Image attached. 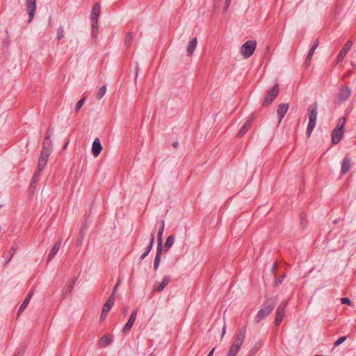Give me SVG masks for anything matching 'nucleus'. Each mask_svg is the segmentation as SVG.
Listing matches in <instances>:
<instances>
[{"instance_id":"1","label":"nucleus","mask_w":356,"mask_h":356,"mask_svg":"<svg viewBox=\"0 0 356 356\" xmlns=\"http://www.w3.org/2000/svg\"><path fill=\"white\" fill-rule=\"evenodd\" d=\"M257 42L255 40L251 39L245 41L240 47V54L243 59H248L254 53Z\"/></svg>"},{"instance_id":"2","label":"nucleus","mask_w":356,"mask_h":356,"mask_svg":"<svg viewBox=\"0 0 356 356\" xmlns=\"http://www.w3.org/2000/svg\"><path fill=\"white\" fill-rule=\"evenodd\" d=\"M245 340V334L243 332H238L234 337L227 356H236L238 353Z\"/></svg>"},{"instance_id":"3","label":"nucleus","mask_w":356,"mask_h":356,"mask_svg":"<svg viewBox=\"0 0 356 356\" xmlns=\"http://www.w3.org/2000/svg\"><path fill=\"white\" fill-rule=\"evenodd\" d=\"M51 154V149L47 147H44L42 148V150L40 153L38 163V168L39 171H42L45 168L48 158Z\"/></svg>"},{"instance_id":"4","label":"nucleus","mask_w":356,"mask_h":356,"mask_svg":"<svg viewBox=\"0 0 356 356\" xmlns=\"http://www.w3.org/2000/svg\"><path fill=\"white\" fill-rule=\"evenodd\" d=\"M275 305V302L273 299L268 300L263 305L261 309L259 311L257 316L259 319L268 316L273 310Z\"/></svg>"},{"instance_id":"5","label":"nucleus","mask_w":356,"mask_h":356,"mask_svg":"<svg viewBox=\"0 0 356 356\" xmlns=\"http://www.w3.org/2000/svg\"><path fill=\"white\" fill-rule=\"evenodd\" d=\"M115 301V296L113 294L111 295L108 299L106 300L105 304L103 306L102 314L100 316V321H104L105 318H106L108 313L111 309L112 307L114 305Z\"/></svg>"},{"instance_id":"6","label":"nucleus","mask_w":356,"mask_h":356,"mask_svg":"<svg viewBox=\"0 0 356 356\" xmlns=\"http://www.w3.org/2000/svg\"><path fill=\"white\" fill-rule=\"evenodd\" d=\"M279 85L276 84L274 87L268 92L264 100V105L267 106L270 105L273 100L276 98L279 93Z\"/></svg>"},{"instance_id":"7","label":"nucleus","mask_w":356,"mask_h":356,"mask_svg":"<svg viewBox=\"0 0 356 356\" xmlns=\"http://www.w3.org/2000/svg\"><path fill=\"white\" fill-rule=\"evenodd\" d=\"M343 134V121L337 125L332 132V143L337 144Z\"/></svg>"},{"instance_id":"8","label":"nucleus","mask_w":356,"mask_h":356,"mask_svg":"<svg viewBox=\"0 0 356 356\" xmlns=\"http://www.w3.org/2000/svg\"><path fill=\"white\" fill-rule=\"evenodd\" d=\"M102 150V146L99 138H96L92 145V153L95 157L99 155Z\"/></svg>"},{"instance_id":"9","label":"nucleus","mask_w":356,"mask_h":356,"mask_svg":"<svg viewBox=\"0 0 356 356\" xmlns=\"http://www.w3.org/2000/svg\"><path fill=\"white\" fill-rule=\"evenodd\" d=\"M197 44V39L196 38H191L189 40L186 49L188 56H191L193 54L196 49Z\"/></svg>"},{"instance_id":"10","label":"nucleus","mask_w":356,"mask_h":356,"mask_svg":"<svg viewBox=\"0 0 356 356\" xmlns=\"http://www.w3.org/2000/svg\"><path fill=\"white\" fill-rule=\"evenodd\" d=\"M35 1L36 0H28L27 10L29 15V22H31L34 17Z\"/></svg>"},{"instance_id":"11","label":"nucleus","mask_w":356,"mask_h":356,"mask_svg":"<svg viewBox=\"0 0 356 356\" xmlns=\"http://www.w3.org/2000/svg\"><path fill=\"white\" fill-rule=\"evenodd\" d=\"M100 13V6L99 3L94 5L91 13V20L97 24Z\"/></svg>"},{"instance_id":"12","label":"nucleus","mask_w":356,"mask_h":356,"mask_svg":"<svg viewBox=\"0 0 356 356\" xmlns=\"http://www.w3.org/2000/svg\"><path fill=\"white\" fill-rule=\"evenodd\" d=\"M288 109H289L288 104L282 103L278 106L277 113L280 117V120H281L284 118V116L286 113Z\"/></svg>"},{"instance_id":"13","label":"nucleus","mask_w":356,"mask_h":356,"mask_svg":"<svg viewBox=\"0 0 356 356\" xmlns=\"http://www.w3.org/2000/svg\"><path fill=\"white\" fill-rule=\"evenodd\" d=\"M351 46H352V42H350V41L347 42L344 44V46L343 47V48L340 51V52L339 54V56H338V59L339 60H343V58L345 57V56L347 54V52L350 49Z\"/></svg>"},{"instance_id":"14","label":"nucleus","mask_w":356,"mask_h":356,"mask_svg":"<svg viewBox=\"0 0 356 356\" xmlns=\"http://www.w3.org/2000/svg\"><path fill=\"white\" fill-rule=\"evenodd\" d=\"M60 248V242H56L47 256V260L51 261L56 254Z\"/></svg>"},{"instance_id":"15","label":"nucleus","mask_w":356,"mask_h":356,"mask_svg":"<svg viewBox=\"0 0 356 356\" xmlns=\"http://www.w3.org/2000/svg\"><path fill=\"white\" fill-rule=\"evenodd\" d=\"M113 341V337L110 335H104L101 337L99 340V345L102 347H106L108 346L111 341Z\"/></svg>"},{"instance_id":"16","label":"nucleus","mask_w":356,"mask_h":356,"mask_svg":"<svg viewBox=\"0 0 356 356\" xmlns=\"http://www.w3.org/2000/svg\"><path fill=\"white\" fill-rule=\"evenodd\" d=\"M351 167V161L349 159H344L341 163V171L343 174L346 173Z\"/></svg>"},{"instance_id":"17","label":"nucleus","mask_w":356,"mask_h":356,"mask_svg":"<svg viewBox=\"0 0 356 356\" xmlns=\"http://www.w3.org/2000/svg\"><path fill=\"white\" fill-rule=\"evenodd\" d=\"M350 90L347 88H343L341 89L339 93V98L341 101H344L347 99L350 96Z\"/></svg>"},{"instance_id":"18","label":"nucleus","mask_w":356,"mask_h":356,"mask_svg":"<svg viewBox=\"0 0 356 356\" xmlns=\"http://www.w3.org/2000/svg\"><path fill=\"white\" fill-rule=\"evenodd\" d=\"M284 308L279 307L277 310V313H276V318H275V323L276 324H279L282 321V320L284 317Z\"/></svg>"},{"instance_id":"19","label":"nucleus","mask_w":356,"mask_h":356,"mask_svg":"<svg viewBox=\"0 0 356 356\" xmlns=\"http://www.w3.org/2000/svg\"><path fill=\"white\" fill-rule=\"evenodd\" d=\"M136 312H134L131 316H130L129 318V320L128 321V322L126 323L124 327V331H127L129 330L133 325L135 320H136Z\"/></svg>"},{"instance_id":"20","label":"nucleus","mask_w":356,"mask_h":356,"mask_svg":"<svg viewBox=\"0 0 356 356\" xmlns=\"http://www.w3.org/2000/svg\"><path fill=\"white\" fill-rule=\"evenodd\" d=\"M168 279H163L161 282L158 283L154 289V291H160L164 289V287L168 284Z\"/></svg>"},{"instance_id":"21","label":"nucleus","mask_w":356,"mask_h":356,"mask_svg":"<svg viewBox=\"0 0 356 356\" xmlns=\"http://www.w3.org/2000/svg\"><path fill=\"white\" fill-rule=\"evenodd\" d=\"M175 241V236L173 235L169 236L165 241V245H164V250L165 251H167L168 249H170Z\"/></svg>"},{"instance_id":"22","label":"nucleus","mask_w":356,"mask_h":356,"mask_svg":"<svg viewBox=\"0 0 356 356\" xmlns=\"http://www.w3.org/2000/svg\"><path fill=\"white\" fill-rule=\"evenodd\" d=\"M309 121L316 122L317 120V111L315 108H312L309 111Z\"/></svg>"},{"instance_id":"23","label":"nucleus","mask_w":356,"mask_h":356,"mask_svg":"<svg viewBox=\"0 0 356 356\" xmlns=\"http://www.w3.org/2000/svg\"><path fill=\"white\" fill-rule=\"evenodd\" d=\"M315 126H316V122H315L309 121L307 129V132L308 136H310V135H311L312 131L314 130Z\"/></svg>"},{"instance_id":"24","label":"nucleus","mask_w":356,"mask_h":356,"mask_svg":"<svg viewBox=\"0 0 356 356\" xmlns=\"http://www.w3.org/2000/svg\"><path fill=\"white\" fill-rule=\"evenodd\" d=\"M106 92V86H102V88H100L98 91V93H97L98 97L102 98L105 95Z\"/></svg>"},{"instance_id":"25","label":"nucleus","mask_w":356,"mask_h":356,"mask_svg":"<svg viewBox=\"0 0 356 356\" xmlns=\"http://www.w3.org/2000/svg\"><path fill=\"white\" fill-rule=\"evenodd\" d=\"M249 126L248 124L244 125L238 132V136H241L248 129Z\"/></svg>"},{"instance_id":"26","label":"nucleus","mask_w":356,"mask_h":356,"mask_svg":"<svg viewBox=\"0 0 356 356\" xmlns=\"http://www.w3.org/2000/svg\"><path fill=\"white\" fill-rule=\"evenodd\" d=\"M346 339V337H340L339 339H338L335 341V343H334L335 346H339V345H340V344H341L343 341H345Z\"/></svg>"},{"instance_id":"27","label":"nucleus","mask_w":356,"mask_h":356,"mask_svg":"<svg viewBox=\"0 0 356 356\" xmlns=\"http://www.w3.org/2000/svg\"><path fill=\"white\" fill-rule=\"evenodd\" d=\"M341 302L343 304H345V305H350L351 304V301L349 298H341Z\"/></svg>"},{"instance_id":"28","label":"nucleus","mask_w":356,"mask_h":356,"mask_svg":"<svg viewBox=\"0 0 356 356\" xmlns=\"http://www.w3.org/2000/svg\"><path fill=\"white\" fill-rule=\"evenodd\" d=\"M83 103V99H81V100L79 101V102H78V103H77V104H76V108H77V110H79V109L82 106Z\"/></svg>"},{"instance_id":"29","label":"nucleus","mask_w":356,"mask_h":356,"mask_svg":"<svg viewBox=\"0 0 356 356\" xmlns=\"http://www.w3.org/2000/svg\"><path fill=\"white\" fill-rule=\"evenodd\" d=\"M28 302H29V299H28V298H26V299L24 301V302L22 303V306H21V308H20V309H23V308L26 307V305H27V304H28Z\"/></svg>"},{"instance_id":"30","label":"nucleus","mask_w":356,"mask_h":356,"mask_svg":"<svg viewBox=\"0 0 356 356\" xmlns=\"http://www.w3.org/2000/svg\"><path fill=\"white\" fill-rule=\"evenodd\" d=\"M92 29H93L94 30H97V29H98V24H97H97H95L94 22H92Z\"/></svg>"},{"instance_id":"31","label":"nucleus","mask_w":356,"mask_h":356,"mask_svg":"<svg viewBox=\"0 0 356 356\" xmlns=\"http://www.w3.org/2000/svg\"><path fill=\"white\" fill-rule=\"evenodd\" d=\"M159 261V255H157L156 258V260H155V263H154L155 266H158Z\"/></svg>"},{"instance_id":"32","label":"nucleus","mask_w":356,"mask_h":356,"mask_svg":"<svg viewBox=\"0 0 356 356\" xmlns=\"http://www.w3.org/2000/svg\"><path fill=\"white\" fill-rule=\"evenodd\" d=\"M213 352H214V348H213V349L210 351V353H209L208 356H213Z\"/></svg>"},{"instance_id":"33","label":"nucleus","mask_w":356,"mask_h":356,"mask_svg":"<svg viewBox=\"0 0 356 356\" xmlns=\"http://www.w3.org/2000/svg\"><path fill=\"white\" fill-rule=\"evenodd\" d=\"M67 145H68V143H67L64 145V147H63V149H67Z\"/></svg>"},{"instance_id":"34","label":"nucleus","mask_w":356,"mask_h":356,"mask_svg":"<svg viewBox=\"0 0 356 356\" xmlns=\"http://www.w3.org/2000/svg\"><path fill=\"white\" fill-rule=\"evenodd\" d=\"M314 356H323V355H315Z\"/></svg>"}]
</instances>
